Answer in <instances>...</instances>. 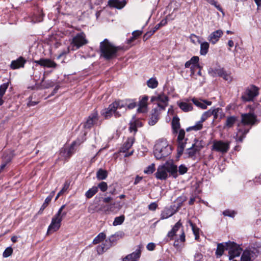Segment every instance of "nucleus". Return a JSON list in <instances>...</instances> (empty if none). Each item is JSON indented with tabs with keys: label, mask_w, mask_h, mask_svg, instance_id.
Wrapping results in <instances>:
<instances>
[{
	"label": "nucleus",
	"mask_w": 261,
	"mask_h": 261,
	"mask_svg": "<svg viewBox=\"0 0 261 261\" xmlns=\"http://www.w3.org/2000/svg\"><path fill=\"white\" fill-rule=\"evenodd\" d=\"M192 146L193 148H195L196 150L199 151L203 147V143L201 140L195 139L194 143H193Z\"/></svg>",
	"instance_id": "a18cd8bd"
},
{
	"label": "nucleus",
	"mask_w": 261,
	"mask_h": 261,
	"mask_svg": "<svg viewBox=\"0 0 261 261\" xmlns=\"http://www.w3.org/2000/svg\"><path fill=\"white\" fill-rule=\"evenodd\" d=\"M155 176L160 180H166L168 178V172L165 164L158 167Z\"/></svg>",
	"instance_id": "6ab92c4d"
},
{
	"label": "nucleus",
	"mask_w": 261,
	"mask_h": 261,
	"mask_svg": "<svg viewBox=\"0 0 261 261\" xmlns=\"http://www.w3.org/2000/svg\"><path fill=\"white\" fill-rule=\"evenodd\" d=\"M203 122L201 121V120H200L199 121L197 122L196 124L191 127H188L187 129V131H189L190 130H199L202 129L203 126Z\"/></svg>",
	"instance_id": "49530a36"
},
{
	"label": "nucleus",
	"mask_w": 261,
	"mask_h": 261,
	"mask_svg": "<svg viewBox=\"0 0 261 261\" xmlns=\"http://www.w3.org/2000/svg\"><path fill=\"white\" fill-rule=\"evenodd\" d=\"M147 85L148 87L154 89L158 87V82L155 78H151L147 81Z\"/></svg>",
	"instance_id": "de8ad7c7"
},
{
	"label": "nucleus",
	"mask_w": 261,
	"mask_h": 261,
	"mask_svg": "<svg viewBox=\"0 0 261 261\" xmlns=\"http://www.w3.org/2000/svg\"><path fill=\"white\" fill-rule=\"evenodd\" d=\"M45 77L43 76V79L41 80V82L40 85L38 86L37 89H47L50 87L54 86V83L53 81L50 80H48L46 81H44Z\"/></svg>",
	"instance_id": "473e14b6"
},
{
	"label": "nucleus",
	"mask_w": 261,
	"mask_h": 261,
	"mask_svg": "<svg viewBox=\"0 0 261 261\" xmlns=\"http://www.w3.org/2000/svg\"><path fill=\"white\" fill-rule=\"evenodd\" d=\"M106 235L104 232L99 233L93 240V244H97L106 239Z\"/></svg>",
	"instance_id": "37998d69"
},
{
	"label": "nucleus",
	"mask_w": 261,
	"mask_h": 261,
	"mask_svg": "<svg viewBox=\"0 0 261 261\" xmlns=\"http://www.w3.org/2000/svg\"><path fill=\"white\" fill-rule=\"evenodd\" d=\"M182 226V223L180 220H179L173 227L172 229L169 231L167 234V237L170 238V240H172L173 237L175 236L176 232Z\"/></svg>",
	"instance_id": "c756f323"
},
{
	"label": "nucleus",
	"mask_w": 261,
	"mask_h": 261,
	"mask_svg": "<svg viewBox=\"0 0 261 261\" xmlns=\"http://www.w3.org/2000/svg\"><path fill=\"white\" fill-rule=\"evenodd\" d=\"M165 165L166 166L167 172L169 173L171 176L175 178L178 176L177 166L173 162H166Z\"/></svg>",
	"instance_id": "412c9836"
},
{
	"label": "nucleus",
	"mask_w": 261,
	"mask_h": 261,
	"mask_svg": "<svg viewBox=\"0 0 261 261\" xmlns=\"http://www.w3.org/2000/svg\"><path fill=\"white\" fill-rule=\"evenodd\" d=\"M227 242L218 243L217 244V248L216 251V255L217 257H220L223 254L224 251L225 250H228V245L227 244Z\"/></svg>",
	"instance_id": "c85d7f7f"
},
{
	"label": "nucleus",
	"mask_w": 261,
	"mask_h": 261,
	"mask_svg": "<svg viewBox=\"0 0 261 261\" xmlns=\"http://www.w3.org/2000/svg\"><path fill=\"white\" fill-rule=\"evenodd\" d=\"M142 246L141 245H138L137 249L135 251L126 256L122 261H136L141 256V249Z\"/></svg>",
	"instance_id": "f3484780"
},
{
	"label": "nucleus",
	"mask_w": 261,
	"mask_h": 261,
	"mask_svg": "<svg viewBox=\"0 0 261 261\" xmlns=\"http://www.w3.org/2000/svg\"><path fill=\"white\" fill-rule=\"evenodd\" d=\"M98 121V115L96 111H93L88 117L84 123V127L86 128H91L94 125L97 124Z\"/></svg>",
	"instance_id": "2eb2a0df"
},
{
	"label": "nucleus",
	"mask_w": 261,
	"mask_h": 261,
	"mask_svg": "<svg viewBox=\"0 0 261 261\" xmlns=\"http://www.w3.org/2000/svg\"><path fill=\"white\" fill-rule=\"evenodd\" d=\"M192 101L195 105L202 109H206L207 106H211L212 105L211 101L206 100H198L196 98H192Z\"/></svg>",
	"instance_id": "a878e982"
},
{
	"label": "nucleus",
	"mask_w": 261,
	"mask_h": 261,
	"mask_svg": "<svg viewBox=\"0 0 261 261\" xmlns=\"http://www.w3.org/2000/svg\"><path fill=\"white\" fill-rule=\"evenodd\" d=\"M97 187L93 186L86 192L85 196L87 198H91L97 192Z\"/></svg>",
	"instance_id": "79ce46f5"
},
{
	"label": "nucleus",
	"mask_w": 261,
	"mask_h": 261,
	"mask_svg": "<svg viewBox=\"0 0 261 261\" xmlns=\"http://www.w3.org/2000/svg\"><path fill=\"white\" fill-rule=\"evenodd\" d=\"M118 239V236L116 234L112 235L108 239L105 240L104 242L97 248V252L98 254H101L108 249L113 246Z\"/></svg>",
	"instance_id": "423d86ee"
},
{
	"label": "nucleus",
	"mask_w": 261,
	"mask_h": 261,
	"mask_svg": "<svg viewBox=\"0 0 261 261\" xmlns=\"http://www.w3.org/2000/svg\"><path fill=\"white\" fill-rule=\"evenodd\" d=\"M178 106L185 112H188L193 110L192 105L187 102H180L178 103Z\"/></svg>",
	"instance_id": "72a5a7b5"
},
{
	"label": "nucleus",
	"mask_w": 261,
	"mask_h": 261,
	"mask_svg": "<svg viewBox=\"0 0 261 261\" xmlns=\"http://www.w3.org/2000/svg\"><path fill=\"white\" fill-rule=\"evenodd\" d=\"M122 207L120 202H115L112 203L107 207V211L113 213H117Z\"/></svg>",
	"instance_id": "cd10ccee"
},
{
	"label": "nucleus",
	"mask_w": 261,
	"mask_h": 261,
	"mask_svg": "<svg viewBox=\"0 0 261 261\" xmlns=\"http://www.w3.org/2000/svg\"><path fill=\"white\" fill-rule=\"evenodd\" d=\"M135 141V139L134 137H128L126 142H125L121 147L120 151V152L126 153L124 155L125 157H128L133 154L134 150H132L130 152H127V151L131 148Z\"/></svg>",
	"instance_id": "4468645a"
},
{
	"label": "nucleus",
	"mask_w": 261,
	"mask_h": 261,
	"mask_svg": "<svg viewBox=\"0 0 261 261\" xmlns=\"http://www.w3.org/2000/svg\"><path fill=\"white\" fill-rule=\"evenodd\" d=\"M221 77L225 80V81H227L228 82H230L231 81V77L230 75L227 73L225 71H224Z\"/></svg>",
	"instance_id": "69168bd1"
},
{
	"label": "nucleus",
	"mask_w": 261,
	"mask_h": 261,
	"mask_svg": "<svg viewBox=\"0 0 261 261\" xmlns=\"http://www.w3.org/2000/svg\"><path fill=\"white\" fill-rule=\"evenodd\" d=\"M35 63L41 66L47 68H56L57 64L53 61L48 59H40L35 61Z\"/></svg>",
	"instance_id": "aec40b11"
},
{
	"label": "nucleus",
	"mask_w": 261,
	"mask_h": 261,
	"mask_svg": "<svg viewBox=\"0 0 261 261\" xmlns=\"http://www.w3.org/2000/svg\"><path fill=\"white\" fill-rule=\"evenodd\" d=\"M260 252L259 248L255 247H249L245 249L242 254L241 261H253Z\"/></svg>",
	"instance_id": "39448f33"
},
{
	"label": "nucleus",
	"mask_w": 261,
	"mask_h": 261,
	"mask_svg": "<svg viewBox=\"0 0 261 261\" xmlns=\"http://www.w3.org/2000/svg\"><path fill=\"white\" fill-rule=\"evenodd\" d=\"M125 219L124 215H121L119 217H117L115 218L114 221L113 222L114 226H117L121 225L123 223Z\"/></svg>",
	"instance_id": "09e8293b"
},
{
	"label": "nucleus",
	"mask_w": 261,
	"mask_h": 261,
	"mask_svg": "<svg viewBox=\"0 0 261 261\" xmlns=\"http://www.w3.org/2000/svg\"><path fill=\"white\" fill-rule=\"evenodd\" d=\"M13 253V249L11 247H7L3 252V256L4 257H8L10 256Z\"/></svg>",
	"instance_id": "bf43d9fd"
},
{
	"label": "nucleus",
	"mask_w": 261,
	"mask_h": 261,
	"mask_svg": "<svg viewBox=\"0 0 261 261\" xmlns=\"http://www.w3.org/2000/svg\"><path fill=\"white\" fill-rule=\"evenodd\" d=\"M8 83H4L0 86V106H2L4 103V100L2 98L5 94L6 90L8 89Z\"/></svg>",
	"instance_id": "e433bc0d"
},
{
	"label": "nucleus",
	"mask_w": 261,
	"mask_h": 261,
	"mask_svg": "<svg viewBox=\"0 0 261 261\" xmlns=\"http://www.w3.org/2000/svg\"><path fill=\"white\" fill-rule=\"evenodd\" d=\"M70 184V181L69 180H66L64 184L63 187L62 189V191L66 192L68 189Z\"/></svg>",
	"instance_id": "774afa93"
},
{
	"label": "nucleus",
	"mask_w": 261,
	"mask_h": 261,
	"mask_svg": "<svg viewBox=\"0 0 261 261\" xmlns=\"http://www.w3.org/2000/svg\"><path fill=\"white\" fill-rule=\"evenodd\" d=\"M238 121V117L235 116H227L225 122L224 124V129H229L233 127L234 124Z\"/></svg>",
	"instance_id": "393cba45"
},
{
	"label": "nucleus",
	"mask_w": 261,
	"mask_h": 261,
	"mask_svg": "<svg viewBox=\"0 0 261 261\" xmlns=\"http://www.w3.org/2000/svg\"><path fill=\"white\" fill-rule=\"evenodd\" d=\"M177 153L178 156L181 155L187 143V139L185 138V131L183 129L179 130L177 136Z\"/></svg>",
	"instance_id": "6e6552de"
},
{
	"label": "nucleus",
	"mask_w": 261,
	"mask_h": 261,
	"mask_svg": "<svg viewBox=\"0 0 261 261\" xmlns=\"http://www.w3.org/2000/svg\"><path fill=\"white\" fill-rule=\"evenodd\" d=\"M212 114L211 113V111L208 110V111L204 112L203 114L202 115L200 120L203 122L205 121L208 118L210 117L211 116H212Z\"/></svg>",
	"instance_id": "864d4df0"
},
{
	"label": "nucleus",
	"mask_w": 261,
	"mask_h": 261,
	"mask_svg": "<svg viewBox=\"0 0 261 261\" xmlns=\"http://www.w3.org/2000/svg\"><path fill=\"white\" fill-rule=\"evenodd\" d=\"M229 149V142L222 141H214L212 146V150L220 152L222 153L227 152Z\"/></svg>",
	"instance_id": "ddd939ff"
},
{
	"label": "nucleus",
	"mask_w": 261,
	"mask_h": 261,
	"mask_svg": "<svg viewBox=\"0 0 261 261\" xmlns=\"http://www.w3.org/2000/svg\"><path fill=\"white\" fill-rule=\"evenodd\" d=\"M198 150H196L195 148H193L192 146L187 149L186 153L188 154V158H192L195 156Z\"/></svg>",
	"instance_id": "8fccbe9b"
},
{
	"label": "nucleus",
	"mask_w": 261,
	"mask_h": 261,
	"mask_svg": "<svg viewBox=\"0 0 261 261\" xmlns=\"http://www.w3.org/2000/svg\"><path fill=\"white\" fill-rule=\"evenodd\" d=\"M159 119V113L157 109H154L152 111L151 117L148 121V124L150 125H154Z\"/></svg>",
	"instance_id": "7c9ffc66"
},
{
	"label": "nucleus",
	"mask_w": 261,
	"mask_h": 261,
	"mask_svg": "<svg viewBox=\"0 0 261 261\" xmlns=\"http://www.w3.org/2000/svg\"><path fill=\"white\" fill-rule=\"evenodd\" d=\"M119 105V109L125 108V110L133 109L137 106V102L134 99H126L124 100H118Z\"/></svg>",
	"instance_id": "dca6fc26"
},
{
	"label": "nucleus",
	"mask_w": 261,
	"mask_h": 261,
	"mask_svg": "<svg viewBox=\"0 0 261 261\" xmlns=\"http://www.w3.org/2000/svg\"><path fill=\"white\" fill-rule=\"evenodd\" d=\"M188 171V168L185 165H180L178 168H177V172L180 175H183Z\"/></svg>",
	"instance_id": "13d9d810"
},
{
	"label": "nucleus",
	"mask_w": 261,
	"mask_h": 261,
	"mask_svg": "<svg viewBox=\"0 0 261 261\" xmlns=\"http://www.w3.org/2000/svg\"><path fill=\"white\" fill-rule=\"evenodd\" d=\"M155 171V165L154 164H152L148 166L145 170H144V172L145 174H152Z\"/></svg>",
	"instance_id": "5fc2aeb1"
},
{
	"label": "nucleus",
	"mask_w": 261,
	"mask_h": 261,
	"mask_svg": "<svg viewBox=\"0 0 261 261\" xmlns=\"http://www.w3.org/2000/svg\"><path fill=\"white\" fill-rule=\"evenodd\" d=\"M203 255L201 253L197 252L194 255V261H201Z\"/></svg>",
	"instance_id": "338daca9"
},
{
	"label": "nucleus",
	"mask_w": 261,
	"mask_h": 261,
	"mask_svg": "<svg viewBox=\"0 0 261 261\" xmlns=\"http://www.w3.org/2000/svg\"><path fill=\"white\" fill-rule=\"evenodd\" d=\"M14 155L13 151H10L5 152L3 156V160L7 163H9L12 159Z\"/></svg>",
	"instance_id": "c03bdc74"
},
{
	"label": "nucleus",
	"mask_w": 261,
	"mask_h": 261,
	"mask_svg": "<svg viewBox=\"0 0 261 261\" xmlns=\"http://www.w3.org/2000/svg\"><path fill=\"white\" fill-rule=\"evenodd\" d=\"M142 34V32L139 31H135L133 32L132 35L133 36L131 37L130 39L128 40V43H130L134 40L136 39L138 37L140 36Z\"/></svg>",
	"instance_id": "052dcab7"
},
{
	"label": "nucleus",
	"mask_w": 261,
	"mask_h": 261,
	"mask_svg": "<svg viewBox=\"0 0 261 261\" xmlns=\"http://www.w3.org/2000/svg\"><path fill=\"white\" fill-rule=\"evenodd\" d=\"M108 3L110 7L121 9L126 5L127 2L126 0H109Z\"/></svg>",
	"instance_id": "5701e85b"
},
{
	"label": "nucleus",
	"mask_w": 261,
	"mask_h": 261,
	"mask_svg": "<svg viewBox=\"0 0 261 261\" xmlns=\"http://www.w3.org/2000/svg\"><path fill=\"white\" fill-rule=\"evenodd\" d=\"M172 126L174 133H177L180 128L179 119L177 117H174L172 120Z\"/></svg>",
	"instance_id": "c9c22d12"
},
{
	"label": "nucleus",
	"mask_w": 261,
	"mask_h": 261,
	"mask_svg": "<svg viewBox=\"0 0 261 261\" xmlns=\"http://www.w3.org/2000/svg\"><path fill=\"white\" fill-rule=\"evenodd\" d=\"M65 204L62 205L61 207L59 208L58 210L57 213L56 214V215L58 216H60L61 218H63L67 214V212H63V210L65 207Z\"/></svg>",
	"instance_id": "6e6d98bb"
},
{
	"label": "nucleus",
	"mask_w": 261,
	"mask_h": 261,
	"mask_svg": "<svg viewBox=\"0 0 261 261\" xmlns=\"http://www.w3.org/2000/svg\"><path fill=\"white\" fill-rule=\"evenodd\" d=\"M62 219L61 217L55 215L52 218L51 223L48 227L47 234H49L58 231L61 227Z\"/></svg>",
	"instance_id": "1a4fd4ad"
},
{
	"label": "nucleus",
	"mask_w": 261,
	"mask_h": 261,
	"mask_svg": "<svg viewBox=\"0 0 261 261\" xmlns=\"http://www.w3.org/2000/svg\"><path fill=\"white\" fill-rule=\"evenodd\" d=\"M97 187V189L99 188L102 192H105L108 189V185L106 182L102 181L98 185Z\"/></svg>",
	"instance_id": "e2e57ef3"
},
{
	"label": "nucleus",
	"mask_w": 261,
	"mask_h": 261,
	"mask_svg": "<svg viewBox=\"0 0 261 261\" xmlns=\"http://www.w3.org/2000/svg\"><path fill=\"white\" fill-rule=\"evenodd\" d=\"M210 111L213 113L212 115L214 116V120H215L218 117L219 113L222 112V109L220 108H211L210 109Z\"/></svg>",
	"instance_id": "3c124183"
},
{
	"label": "nucleus",
	"mask_w": 261,
	"mask_h": 261,
	"mask_svg": "<svg viewBox=\"0 0 261 261\" xmlns=\"http://www.w3.org/2000/svg\"><path fill=\"white\" fill-rule=\"evenodd\" d=\"M87 43L88 41L86 39L85 34L83 32L78 33L72 39V50L77 49Z\"/></svg>",
	"instance_id": "0eeeda50"
},
{
	"label": "nucleus",
	"mask_w": 261,
	"mask_h": 261,
	"mask_svg": "<svg viewBox=\"0 0 261 261\" xmlns=\"http://www.w3.org/2000/svg\"><path fill=\"white\" fill-rule=\"evenodd\" d=\"M210 4L214 5L219 11L221 12L223 14L224 12L222 8L220 5H218L215 0H206Z\"/></svg>",
	"instance_id": "4d7b16f0"
},
{
	"label": "nucleus",
	"mask_w": 261,
	"mask_h": 261,
	"mask_svg": "<svg viewBox=\"0 0 261 261\" xmlns=\"http://www.w3.org/2000/svg\"><path fill=\"white\" fill-rule=\"evenodd\" d=\"M223 35L221 30H218L212 33L208 37V40L213 44H216Z\"/></svg>",
	"instance_id": "4be33fe9"
},
{
	"label": "nucleus",
	"mask_w": 261,
	"mask_h": 261,
	"mask_svg": "<svg viewBox=\"0 0 261 261\" xmlns=\"http://www.w3.org/2000/svg\"><path fill=\"white\" fill-rule=\"evenodd\" d=\"M107 171L102 169H99L96 173V177L99 180L105 179L107 177Z\"/></svg>",
	"instance_id": "a19ab883"
},
{
	"label": "nucleus",
	"mask_w": 261,
	"mask_h": 261,
	"mask_svg": "<svg viewBox=\"0 0 261 261\" xmlns=\"http://www.w3.org/2000/svg\"><path fill=\"white\" fill-rule=\"evenodd\" d=\"M76 143V142H73L69 149H68L67 150L66 149H64L65 153H66V157H70L72 155V154L74 153V146Z\"/></svg>",
	"instance_id": "603ef678"
},
{
	"label": "nucleus",
	"mask_w": 261,
	"mask_h": 261,
	"mask_svg": "<svg viewBox=\"0 0 261 261\" xmlns=\"http://www.w3.org/2000/svg\"><path fill=\"white\" fill-rule=\"evenodd\" d=\"M171 151V147L165 140L158 141L154 146L153 153L156 160H164Z\"/></svg>",
	"instance_id": "7ed1b4c3"
},
{
	"label": "nucleus",
	"mask_w": 261,
	"mask_h": 261,
	"mask_svg": "<svg viewBox=\"0 0 261 261\" xmlns=\"http://www.w3.org/2000/svg\"><path fill=\"white\" fill-rule=\"evenodd\" d=\"M199 57L198 56H193L190 60L192 65L191 67V76H193L194 74V69L195 67L200 68L198 64Z\"/></svg>",
	"instance_id": "2f4dec72"
},
{
	"label": "nucleus",
	"mask_w": 261,
	"mask_h": 261,
	"mask_svg": "<svg viewBox=\"0 0 261 261\" xmlns=\"http://www.w3.org/2000/svg\"><path fill=\"white\" fill-rule=\"evenodd\" d=\"M119 49V47L114 46L107 39H104L100 43V56L106 60L116 58Z\"/></svg>",
	"instance_id": "f03ea898"
},
{
	"label": "nucleus",
	"mask_w": 261,
	"mask_h": 261,
	"mask_svg": "<svg viewBox=\"0 0 261 261\" xmlns=\"http://www.w3.org/2000/svg\"><path fill=\"white\" fill-rule=\"evenodd\" d=\"M227 244L229 245L228 246L229 260H231L241 254L242 249L239 245L230 241L228 242L227 243H226V245Z\"/></svg>",
	"instance_id": "9d476101"
},
{
	"label": "nucleus",
	"mask_w": 261,
	"mask_h": 261,
	"mask_svg": "<svg viewBox=\"0 0 261 261\" xmlns=\"http://www.w3.org/2000/svg\"><path fill=\"white\" fill-rule=\"evenodd\" d=\"M258 88L252 86L250 88L247 89L241 96V98L244 101H249L258 94Z\"/></svg>",
	"instance_id": "9b49d317"
},
{
	"label": "nucleus",
	"mask_w": 261,
	"mask_h": 261,
	"mask_svg": "<svg viewBox=\"0 0 261 261\" xmlns=\"http://www.w3.org/2000/svg\"><path fill=\"white\" fill-rule=\"evenodd\" d=\"M223 214L225 216L230 217H233L236 214L234 211H231L229 210H226L223 211Z\"/></svg>",
	"instance_id": "0e129e2a"
},
{
	"label": "nucleus",
	"mask_w": 261,
	"mask_h": 261,
	"mask_svg": "<svg viewBox=\"0 0 261 261\" xmlns=\"http://www.w3.org/2000/svg\"><path fill=\"white\" fill-rule=\"evenodd\" d=\"M52 198V195H49L46 198L44 203H43L39 211H38V214L40 215L43 213V210L47 206L48 203L51 201Z\"/></svg>",
	"instance_id": "ea45409f"
},
{
	"label": "nucleus",
	"mask_w": 261,
	"mask_h": 261,
	"mask_svg": "<svg viewBox=\"0 0 261 261\" xmlns=\"http://www.w3.org/2000/svg\"><path fill=\"white\" fill-rule=\"evenodd\" d=\"M168 97L165 94H160L157 96H152L151 98V102L156 101L158 102V106L160 110H164L168 105Z\"/></svg>",
	"instance_id": "f8f14e48"
},
{
	"label": "nucleus",
	"mask_w": 261,
	"mask_h": 261,
	"mask_svg": "<svg viewBox=\"0 0 261 261\" xmlns=\"http://www.w3.org/2000/svg\"><path fill=\"white\" fill-rule=\"evenodd\" d=\"M209 43L207 42H204L200 43V53L201 55H205L208 50Z\"/></svg>",
	"instance_id": "58836bf2"
},
{
	"label": "nucleus",
	"mask_w": 261,
	"mask_h": 261,
	"mask_svg": "<svg viewBox=\"0 0 261 261\" xmlns=\"http://www.w3.org/2000/svg\"><path fill=\"white\" fill-rule=\"evenodd\" d=\"M170 15H168L166 17L161 21V22L156 24L153 28L152 30L147 32L143 37L144 39H147L148 37L152 35L158 30L161 27L165 26L167 24L168 21L167 19Z\"/></svg>",
	"instance_id": "a211bd4d"
},
{
	"label": "nucleus",
	"mask_w": 261,
	"mask_h": 261,
	"mask_svg": "<svg viewBox=\"0 0 261 261\" xmlns=\"http://www.w3.org/2000/svg\"><path fill=\"white\" fill-rule=\"evenodd\" d=\"M256 120V117L252 113H245L241 115V121L238 124V132L236 134L237 141L242 142L249 132L248 129L241 128V123L244 125H253Z\"/></svg>",
	"instance_id": "f257e3e1"
},
{
	"label": "nucleus",
	"mask_w": 261,
	"mask_h": 261,
	"mask_svg": "<svg viewBox=\"0 0 261 261\" xmlns=\"http://www.w3.org/2000/svg\"><path fill=\"white\" fill-rule=\"evenodd\" d=\"M189 223L192 228L194 234L199 233V228L197 227L195 224L193 223V222L190 220L189 221Z\"/></svg>",
	"instance_id": "680f3d73"
},
{
	"label": "nucleus",
	"mask_w": 261,
	"mask_h": 261,
	"mask_svg": "<svg viewBox=\"0 0 261 261\" xmlns=\"http://www.w3.org/2000/svg\"><path fill=\"white\" fill-rule=\"evenodd\" d=\"M173 215V213L172 211L169 208H165L161 214V220H164L167 219Z\"/></svg>",
	"instance_id": "4c0bfd02"
},
{
	"label": "nucleus",
	"mask_w": 261,
	"mask_h": 261,
	"mask_svg": "<svg viewBox=\"0 0 261 261\" xmlns=\"http://www.w3.org/2000/svg\"><path fill=\"white\" fill-rule=\"evenodd\" d=\"M148 99L147 96H144L139 101L138 106L139 107L137 109L138 113H144L146 112L147 108V102Z\"/></svg>",
	"instance_id": "bb28decb"
},
{
	"label": "nucleus",
	"mask_w": 261,
	"mask_h": 261,
	"mask_svg": "<svg viewBox=\"0 0 261 261\" xmlns=\"http://www.w3.org/2000/svg\"><path fill=\"white\" fill-rule=\"evenodd\" d=\"M225 71L221 68H212L209 70V73L213 76H219L221 77Z\"/></svg>",
	"instance_id": "f704fd0d"
},
{
	"label": "nucleus",
	"mask_w": 261,
	"mask_h": 261,
	"mask_svg": "<svg viewBox=\"0 0 261 261\" xmlns=\"http://www.w3.org/2000/svg\"><path fill=\"white\" fill-rule=\"evenodd\" d=\"M26 60L22 57H20L17 60L11 62L10 67L13 69H18L24 66Z\"/></svg>",
	"instance_id": "b1692460"
},
{
	"label": "nucleus",
	"mask_w": 261,
	"mask_h": 261,
	"mask_svg": "<svg viewBox=\"0 0 261 261\" xmlns=\"http://www.w3.org/2000/svg\"><path fill=\"white\" fill-rule=\"evenodd\" d=\"M118 109H119L118 101H115L110 104L108 108L102 110L101 115L106 119L110 118L113 115L116 118H118L121 115L120 112L117 111Z\"/></svg>",
	"instance_id": "20e7f679"
}]
</instances>
